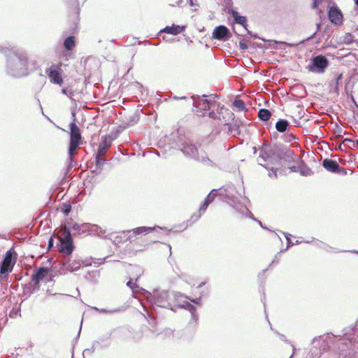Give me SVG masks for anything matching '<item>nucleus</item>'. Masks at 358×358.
<instances>
[{
	"mask_svg": "<svg viewBox=\"0 0 358 358\" xmlns=\"http://www.w3.org/2000/svg\"><path fill=\"white\" fill-rule=\"evenodd\" d=\"M154 230L152 227H139L127 231V239L130 242H134V246H136V250H144L151 241L142 240L143 236H146Z\"/></svg>",
	"mask_w": 358,
	"mask_h": 358,
	"instance_id": "1",
	"label": "nucleus"
},
{
	"mask_svg": "<svg viewBox=\"0 0 358 358\" xmlns=\"http://www.w3.org/2000/svg\"><path fill=\"white\" fill-rule=\"evenodd\" d=\"M69 127L71 133L69 154L70 159H72L73 156L77 153V148L81 144L82 137L80 130L75 122H71L69 125Z\"/></svg>",
	"mask_w": 358,
	"mask_h": 358,
	"instance_id": "2",
	"label": "nucleus"
},
{
	"mask_svg": "<svg viewBox=\"0 0 358 358\" xmlns=\"http://www.w3.org/2000/svg\"><path fill=\"white\" fill-rule=\"evenodd\" d=\"M217 113L213 110L209 113V116L215 120H220L223 124H228V122L232 120L233 113L224 106H220L217 103L215 106Z\"/></svg>",
	"mask_w": 358,
	"mask_h": 358,
	"instance_id": "3",
	"label": "nucleus"
},
{
	"mask_svg": "<svg viewBox=\"0 0 358 358\" xmlns=\"http://www.w3.org/2000/svg\"><path fill=\"white\" fill-rule=\"evenodd\" d=\"M16 259L17 253L13 250H8L0 266V274L11 272Z\"/></svg>",
	"mask_w": 358,
	"mask_h": 358,
	"instance_id": "4",
	"label": "nucleus"
},
{
	"mask_svg": "<svg viewBox=\"0 0 358 358\" xmlns=\"http://www.w3.org/2000/svg\"><path fill=\"white\" fill-rule=\"evenodd\" d=\"M112 145V138L108 136H103L101 138V142L99 145L98 152L96 155V162L97 164L104 163V159H101V157L103 156L109 148Z\"/></svg>",
	"mask_w": 358,
	"mask_h": 358,
	"instance_id": "5",
	"label": "nucleus"
},
{
	"mask_svg": "<svg viewBox=\"0 0 358 358\" xmlns=\"http://www.w3.org/2000/svg\"><path fill=\"white\" fill-rule=\"evenodd\" d=\"M52 270L49 268L41 267L38 269L34 271L31 275V280L34 285H37L41 281L43 280H51L52 275L51 273Z\"/></svg>",
	"mask_w": 358,
	"mask_h": 358,
	"instance_id": "6",
	"label": "nucleus"
},
{
	"mask_svg": "<svg viewBox=\"0 0 358 358\" xmlns=\"http://www.w3.org/2000/svg\"><path fill=\"white\" fill-rule=\"evenodd\" d=\"M328 64L329 62L324 56L317 55L313 58L312 65H309L308 68L310 71L323 73Z\"/></svg>",
	"mask_w": 358,
	"mask_h": 358,
	"instance_id": "7",
	"label": "nucleus"
},
{
	"mask_svg": "<svg viewBox=\"0 0 358 358\" xmlns=\"http://www.w3.org/2000/svg\"><path fill=\"white\" fill-rule=\"evenodd\" d=\"M206 96L203 98H199L195 101L194 105L201 110L206 111L213 110L217 106V102L214 100L215 97L210 96V99H206Z\"/></svg>",
	"mask_w": 358,
	"mask_h": 358,
	"instance_id": "8",
	"label": "nucleus"
},
{
	"mask_svg": "<svg viewBox=\"0 0 358 358\" xmlns=\"http://www.w3.org/2000/svg\"><path fill=\"white\" fill-rule=\"evenodd\" d=\"M60 67V65L56 66H52L46 71V73L48 74L50 81L52 83L59 85H62L63 84V78L59 71Z\"/></svg>",
	"mask_w": 358,
	"mask_h": 358,
	"instance_id": "9",
	"label": "nucleus"
},
{
	"mask_svg": "<svg viewBox=\"0 0 358 358\" xmlns=\"http://www.w3.org/2000/svg\"><path fill=\"white\" fill-rule=\"evenodd\" d=\"M329 20L335 24H341L343 22V14L336 6H331L328 11Z\"/></svg>",
	"mask_w": 358,
	"mask_h": 358,
	"instance_id": "10",
	"label": "nucleus"
},
{
	"mask_svg": "<svg viewBox=\"0 0 358 358\" xmlns=\"http://www.w3.org/2000/svg\"><path fill=\"white\" fill-rule=\"evenodd\" d=\"M264 162L265 164H259L264 166L266 169L273 171L276 176V171L278 169L280 159L278 157H271L268 161L264 160Z\"/></svg>",
	"mask_w": 358,
	"mask_h": 358,
	"instance_id": "11",
	"label": "nucleus"
},
{
	"mask_svg": "<svg viewBox=\"0 0 358 358\" xmlns=\"http://www.w3.org/2000/svg\"><path fill=\"white\" fill-rule=\"evenodd\" d=\"M322 166L327 171L332 173H338L340 170L339 164L334 160L331 159H325L322 162Z\"/></svg>",
	"mask_w": 358,
	"mask_h": 358,
	"instance_id": "12",
	"label": "nucleus"
},
{
	"mask_svg": "<svg viewBox=\"0 0 358 358\" xmlns=\"http://www.w3.org/2000/svg\"><path fill=\"white\" fill-rule=\"evenodd\" d=\"M60 252L69 255L73 250V240L61 241L59 248Z\"/></svg>",
	"mask_w": 358,
	"mask_h": 358,
	"instance_id": "13",
	"label": "nucleus"
},
{
	"mask_svg": "<svg viewBox=\"0 0 358 358\" xmlns=\"http://www.w3.org/2000/svg\"><path fill=\"white\" fill-rule=\"evenodd\" d=\"M228 33L229 29L226 27L220 25L214 29L213 36L214 38L221 40L223 39Z\"/></svg>",
	"mask_w": 358,
	"mask_h": 358,
	"instance_id": "14",
	"label": "nucleus"
},
{
	"mask_svg": "<svg viewBox=\"0 0 358 358\" xmlns=\"http://www.w3.org/2000/svg\"><path fill=\"white\" fill-rule=\"evenodd\" d=\"M182 151L185 155L189 157H195L198 154L197 148L194 145L190 143L184 144Z\"/></svg>",
	"mask_w": 358,
	"mask_h": 358,
	"instance_id": "15",
	"label": "nucleus"
},
{
	"mask_svg": "<svg viewBox=\"0 0 358 358\" xmlns=\"http://www.w3.org/2000/svg\"><path fill=\"white\" fill-rule=\"evenodd\" d=\"M57 236H58V238H59L60 242L72 240L70 230L69 229H67L66 227L64 228L61 229L58 231Z\"/></svg>",
	"mask_w": 358,
	"mask_h": 358,
	"instance_id": "16",
	"label": "nucleus"
},
{
	"mask_svg": "<svg viewBox=\"0 0 358 358\" xmlns=\"http://www.w3.org/2000/svg\"><path fill=\"white\" fill-rule=\"evenodd\" d=\"M183 29H184L183 27H180L178 25H172V26L166 27L165 29H164V31L167 34L177 35V34H180V32H182L183 31Z\"/></svg>",
	"mask_w": 358,
	"mask_h": 358,
	"instance_id": "17",
	"label": "nucleus"
},
{
	"mask_svg": "<svg viewBox=\"0 0 358 358\" xmlns=\"http://www.w3.org/2000/svg\"><path fill=\"white\" fill-rule=\"evenodd\" d=\"M233 17H234V20L236 23L240 24L243 25L245 28H246L247 26V19L245 16H241L238 15V13L236 11H234Z\"/></svg>",
	"mask_w": 358,
	"mask_h": 358,
	"instance_id": "18",
	"label": "nucleus"
},
{
	"mask_svg": "<svg viewBox=\"0 0 358 358\" xmlns=\"http://www.w3.org/2000/svg\"><path fill=\"white\" fill-rule=\"evenodd\" d=\"M288 126L289 123L285 120H280L275 124V128L279 132L285 131Z\"/></svg>",
	"mask_w": 358,
	"mask_h": 358,
	"instance_id": "19",
	"label": "nucleus"
},
{
	"mask_svg": "<svg viewBox=\"0 0 358 358\" xmlns=\"http://www.w3.org/2000/svg\"><path fill=\"white\" fill-rule=\"evenodd\" d=\"M64 45L68 50H71L76 45L74 36H69L64 41Z\"/></svg>",
	"mask_w": 358,
	"mask_h": 358,
	"instance_id": "20",
	"label": "nucleus"
},
{
	"mask_svg": "<svg viewBox=\"0 0 358 358\" xmlns=\"http://www.w3.org/2000/svg\"><path fill=\"white\" fill-rule=\"evenodd\" d=\"M258 116L260 120L267 121L271 118V113L268 110L262 108L259 110Z\"/></svg>",
	"mask_w": 358,
	"mask_h": 358,
	"instance_id": "21",
	"label": "nucleus"
},
{
	"mask_svg": "<svg viewBox=\"0 0 358 358\" xmlns=\"http://www.w3.org/2000/svg\"><path fill=\"white\" fill-rule=\"evenodd\" d=\"M233 106L236 108L238 111H246L245 103L241 100L236 99L233 102Z\"/></svg>",
	"mask_w": 358,
	"mask_h": 358,
	"instance_id": "22",
	"label": "nucleus"
},
{
	"mask_svg": "<svg viewBox=\"0 0 358 358\" xmlns=\"http://www.w3.org/2000/svg\"><path fill=\"white\" fill-rule=\"evenodd\" d=\"M80 266H81V263L80 262L73 261V262H71V264H69L68 268L70 271H73L78 270Z\"/></svg>",
	"mask_w": 358,
	"mask_h": 358,
	"instance_id": "23",
	"label": "nucleus"
},
{
	"mask_svg": "<svg viewBox=\"0 0 358 358\" xmlns=\"http://www.w3.org/2000/svg\"><path fill=\"white\" fill-rule=\"evenodd\" d=\"M71 210V206L70 203H64L62 208V211L64 215H68Z\"/></svg>",
	"mask_w": 358,
	"mask_h": 358,
	"instance_id": "24",
	"label": "nucleus"
},
{
	"mask_svg": "<svg viewBox=\"0 0 358 358\" xmlns=\"http://www.w3.org/2000/svg\"><path fill=\"white\" fill-rule=\"evenodd\" d=\"M295 157L297 158L298 166H290L289 169H291L292 171L297 172L299 171V169L301 167L300 164H302V161L298 157Z\"/></svg>",
	"mask_w": 358,
	"mask_h": 358,
	"instance_id": "25",
	"label": "nucleus"
},
{
	"mask_svg": "<svg viewBox=\"0 0 358 358\" xmlns=\"http://www.w3.org/2000/svg\"><path fill=\"white\" fill-rule=\"evenodd\" d=\"M214 199H215V196H214V195H211L210 194H209L206 196V198L205 199V200H204V201H205L207 203L210 204V203H211L213 201Z\"/></svg>",
	"mask_w": 358,
	"mask_h": 358,
	"instance_id": "26",
	"label": "nucleus"
},
{
	"mask_svg": "<svg viewBox=\"0 0 358 358\" xmlns=\"http://www.w3.org/2000/svg\"><path fill=\"white\" fill-rule=\"evenodd\" d=\"M238 45L241 50H246L248 48L247 43L244 41H241Z\"/></svg>",
	"mask_w": 358,
	"mask_h": 358,
	"instance_id": "27",
	"label": "nucleus"
},
{
	"mask_svg": "<svg viewBox=\"0 0 358 358\" xmlns=\"http://www.w3.org/2000/svg\"><path fill=\"white\" fill-rule=\"evenodd\" d=\"M210 204L207 203L205 201H203V203L201 204V206H200V208H199V212L201 213V212H204L207 208L208 207Z\"/></svg>",
	"mask_w": 358,
	"mask_h": 358,
	"instance_id": "28",
	"label": "nucleus"
},
{
	"mask_svg": "<svg viewBox=\"0 0 358 358\" xmlns=\"http://www.w3.org/2000/svg\"><path fill=\"white\" fill-rule=\"evenodd\" d=\"M20 60L22 62L23 65H26L28 61V59L26 56L22 55V57L20 58Z\"/></svg>",
	"mask_w": 358,
	"mask_h": 358,
	"instance_id": "29",
	"label": "nucleus"
},
{
	"mask_svg": "<svg viewBox=\"0 0 358 358\" xmlns=\"http://www.w3.org/2000/svg\"><path fill=\"white\" fill-rule=\"evenodd\" d=\"M355 4L357 6L356 10L358 11V0H355Z\"/></svg>",
	"mask_w": 358,
	"mask_h": 358,
	"instance_id": "30",
	"label": "nucleus"
},
{
	"mask_svg": "<svg viewBox=\"0 0 358 358\" xmlns=\"http://www.w3.org/2000/svg\"><path fill=\"white\" fill-rule=\"evenodd\" d=\"M62 92L64 94H66V89H62Z\"/></svg>",
	"mask_w": 358,
	"mask_h": 358,
	"instance_id": "31",
	"label": "nucleus"
},
{
	"mask_svg": "<svg viewBox=\"0 0 358 358\" xmlns=\"http://www.w3.org/2000/svg\"><path fill=\"white\" fill-rule=\"evenodd\" d=\"M118 238H119V236H116V238H115V241L118 242V241H119L117 240Z\"/></svg>",
	"mask_w": 358,
	"mask_h": 358,
	"instance_id": "32",
	"label": "nucleus"
},
{
	"mask_svg": "<svg viewBox=\"0 0 358 358\" xmlns=\"http://www.w3.org/2000/svg\"><path fill=\"white\" fill-rule=\"evenodd\" d=\"M49 243H50V245H52V239L50 240Z\"/></svg>",
	"mask_w": 358,
	"mask_h": 358,
	"instance_id": "33",
	"label": "nucleus"
},
{
	"mask_svg": "<svg viewBox=\"0 0 358 358\" xmlns=\"http://www.w3.org/2000/svg\"><path fill=\"white\" fill-rule=\"evenodd\" d=\"M345 141H351V140L348 139V138H345Z\"/></svg>",
	"mask_w": 358,
	"mask_h": 358,
	"instance_id": "34",
	"label": "nucleus"
},
{
	"mask_svg": "<svg viewBox=\"0 0 358 358\" xmlns=\"http://www.w3.org/2000/svg\"><path fill=\"white\" fill-rule=\"evenodd\" d=\"M355 143H356V144L358 145V140H357V141H356V142H355Z\"/></svg>",
	"mask_w": 358,
	"mask_h": 358,
	"instance_id": "35",
	"label": "nucleus"
},
{
	"mask_svg": "<svg viewBox=\"0 0 358 358\" xmlns=\"http://www.w3.org/2000/svg\"><path fill=\"white\" fill-rule=\"evenodd\" d=\"M191 1H192V0H190ZM191 4H192V2H191Z\"/></svg>",
	"mask_w": 358,
	"mask_h": 358,
	"instance_id": "36",
	"label": "nucleus"
},
{
	"mask_svg": "<svg viewBox=\"0 0 358 358\" xmlns=\"http://www.w3.org/2000/svg\"><path fill=\"white\" fill-rule=\"evenodd\" d=\"M357 29H358V28H357Z\"/></svg>",
	"mask_w": 358,
	"mask_h": 358,
	"instance_id": "37",
	"label": "nucleus"
}]
</instances>
